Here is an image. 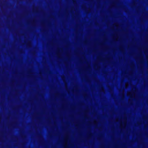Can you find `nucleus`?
I'll return each instance as SVG.
<instances>
[{
    "label": "nucleus",
    "instance_id": "nucleus-1",
    "mask_svg": "<svg viewBox=\"0 0 148 148\" xmlns=\"http://www.w3.org/2000/svg\"><path fill=\"white\" fill-rule=\"evenodd\" d=\"M61 78L62 80H63V82L65 83V88L66 90H67V92H69V90L68 88V86H67V84L66 82V77L64 75H62L61 76Z\"/></svg>",
    "mask_w": 148,
    "mask_h": 148
},
{
    "label": "nucleus",
    "instance_id": "nucleus-2",
    "mask_svg": "<svg viewBox=\"0 0 148 148\" xmlns=\"http://www.w3.org/2000/svg\"><path fill=\"white\" fill-rule=\"evenodd\" d=\"M127 124V117L126 116H124V121L123 123L122 122L120 124V127L121 128H124L125 127Z\"/></svg>",
    "mask_w": 148,
    "mask_h": 148
},
{
    "label": "nucleus",
    "instance_id": "nucleus-3",
    "mask_svg": "<svg viewBox=\"0 0 148 148\" xmlns=\"http://www.w3.org/2000/svg\"><path fill=\"white\" fill-rule=\"evenodd\" d=\"M68 138L69 136L66 135L64 139V142L63 143V146L65 148H68V146L67 144V141Z\"/></svg>",
    "mask_w": 148,
    "mask_h": 148
},
{
    "label": "nucleus",
    "instance_id": "nucleus-4",
    "mask_svg": "<svg viewBox=\"0 0 148 148\" xmlns=\"http://www.w3.org/2000/svg\"><path fill=\"white\" fill-rule=\"evenodd\" d=\"M136 91V90H133V91L132 92H128L127 93V95L128 96H130V97H134L135 96L134 92Z\"/></svg>",
    "mask_w": 148,
    "mask_h": 148
},
{
    "label": "nucleus",
    "instance_id": "nucleus-5",
    "mask_svg": "<svg viewBox=\"0 0 148 148\" xmlns=\"http://www.w3.org/2000/svg\"><path fill=\"white\" fill-rule=\"evenodd\" d=\"M107 86L109 88L110 90L109 92L111 94V96L113 97L114 95V92L113 89L109 85H108Z\"/></svg>",
    "mask_w": 148,
    "mask_h": 148
},
{
    "label": "nucleus",
    "instance_id": "nucleus-6",
    "mask_svg": "<svg viewBox=\"0 0 148 148\" xmlns=\"http://www.w3.org/2000/svg\"><path fill=\"white\" fill-rule=\"evenodd\" d=\"M27 46L29 47H31L32 46V44L31 41H28L26 43Z\"/></svg>",
    "mask_w": 148,
    "mask_h": 148
},
{
    "label": "nucleus",
    "instance_id": "nucleus-7",
    "mask_svg": "<svg viewBox=\"0 0 148 148\" xmlns=\"http://www.w3.org/2000/svg\"><path fill=\"white\" fill-rule=\"evenodd\" d=\"M120 95L122 99H123L125 98L124 90L123 89L122 90V92L121 94Z\"/></svg>",
    "mask_w": 148,
    "mask_h": 148
},
{
    "label": "nucleus",
    "instance_id": "nucleus-8",
    "mask_svg": "<svg viewBox=\"0 0 148 148\" xmlns=\"http://www.w3.org/2000/svg\"><path fill=\"white\" fill-rule=\"evenodd\" d=\"M119 49L120 51L123 53H124L125 51L124 48L121 46H120L119 47Z\"/></svg>",
    "mask_w": 148,
    "mask_h": 148
},
{
    "label": "nucleus",
    "instance_id": "nucleus-9",
    "mask_svg": "<svg viewBox=\"0 0 148 148\" xmlns=\"http://www.w3.org/2000/svg\"><path fill=\"white\" fill-rule=\"evenodd\" d=\"M100 90L101 92H102L103 93L105 92V90L104 87L103 86H101L100 87Z\"/></svg>",
    "mask_w": 148,
    "mask_h": 148
},
{
    "label": "nucleus",
    "instance_id": "nucleus-10",
    "mask_svg": "<svg viewBox=\"0 0 148 148\" xmlns=\"http://www.w3.org/2000/svg\"><path fill=\"white\" fill-rule=\"evenodd\" d=\"M97 67V69H99L101 68V67L100 65H99L98 64H96L94 65V67Z\"/></svg>",
    "mask_w": 148,
    "mask_h": 148
},
{
    "label": "nucleus",
    "instance_id": "nucleus-11",
    "mask_svg": "<svg viewBox=\"0 0 148 148\" xmlns=\"http://www.w3.org/2000/svg\"><path fill=\"white\" fill-rule=\"evenodd\" d=\"M136 0H133L132 5V6L134 7H135L136 5Z\"/></svg>",
    "mask_w": 148,
    "mask_h": 148
},
{
    "label": "nucleus",
    "instance_id": "nucleus-12",
    "mask_svg": "<svg viewBox=\"0 0 148 148\" xmlns=\"http://www.w3.org/2000/svg\"><path fill=\"white\" fill-rule=\"evenodd\" d=\"M129 84L128 82H127L125 83V87L126 88H127L129 86Z\"/></svg>",
    "mask_w": 148,
    "mask_h": 148
},
{
    "label": "nucleus",
    "instance_id": "nucleus-13",
    "mask_svg": "<svg viewBox=\"0 0 148 148\" xmlns=\"http://www.w3.org/2000/svg\"><path fill=\"white\" fill-rule=\"evenodd\" d=\"M123 10H124L125 12H127V11H128V9L125 6H123Z\"/></svg>",
    "mask_w": 148,
    "mask_h": 148
},
{
    "label": "nucleus",
    "instance_id": "nucleus-14",
    "mask_svg": "<svg viewBox=\"0 0 148 148\" xmlns=\"http://www.w3.org/2000/svg\"><path fill=\"white\" fill-rule=\"evenodd\" d=\"M130 66L131 68L133 69L135 67L134 64L132 63L131 64Z\"/></svg>",
    "mask_w": 148,
    "mask_h": 148
},
{
    "label": "nucleus",
    "instance_id": "nucleus-15",
    "mask_svg": "<svg viewBox=\"0 0 148 148\" xmlns=\"http://www.w3.org/2000/svg\"><path fill=\"white\" fill-rule=\"evenodd\" d=\"M93 124L95 125H97V122L95 120H94L93 121Z\"/></svg>",
    "mask_w": 148,
    "mask_h": 148
},
{
    "label": "nucleus",
    "instance_id": "nucleus-16",
    "mask_svg": "<svg viewBox=\"0 0 148 148\" xmlns=\"http://www.w3.org/2000/svg\"><path fill=\"white\" fill-rule=\"evenodd\" d=\"M92 135V134L91 132H90L88 134V136L89 138H90Z\"/></svg>",
    "mask_w": 148,
    "mask_h": 148
},
{
    "label": "nucleus",
    "instance_id": "nucleus-17",
    "mask_svg": "<svg viewBox=\"0 0 148 148\" xmlns=\"http://www.w3.org/2000/svg\"><path fill=\"white\" fill-rule=\"evenodd\" d=\"M86 11L87 13H89L91 12V9L90 8H88Z\"/></svg>",
    "mask_w": 148,
    "mask_h": 148
},
{
    "label": "nucleus",
    "instance_id": "nucleus-18",
    "mask_svg": "<svg viewBox=\"0 0 148 148\" xmlns=\"http://www.w3.org/2000/svg\"><path fill=\"white\" fill-rule=\"evenodd\" d=\"M113 25L116 27H118L119 26V25L117 23H115L113 24Z\"/></svg>",
    "mask_w": 148,
    "mask_h": 148
},
{
    "label": "nucleus",
    "instance_id": "nucleus-19",
    "mask_svg": "<svg viewBox=\"0 0 148 148\" xmlns=\"http://www.w3.org/2000/svg\"><path fill=\"white\" fill-rule=\"evenodd\" d=\"M38 137L39 138H40L42 139V140H43V137L41 134H39Z\"/></svg>",
    "mask_w": 148,
    "mask_h": 148
},
{
    "label": "nucleus",
    "instance_id": "nucleus-20",
    "mask_svg": "<svg viewBox=\"0 0 148 148\" xmlns=\"http://www.w3.org/2000/svg\"><path fill=\"white\" fill-rule=\"evenodd\" d=\"M82 8L84 10L86 9V6L85 5H82Z\"/></svg>",
    "mask_w": 148,
    "mask_h": 148
},
{
    "label": "nucleus",
    "instance_id": "nucleus-21",
    "mask_svg": "<svg viewBox=\"0 0 148 148\" xmlns=\"http://www.w3.org/2000/svg\"><path fill=\"white\" fill-rule=\"evenodd\" d=\"M97 83L99 82V80L97 79L96 78H94L93 79Z\"/></svg>",
    "mask_w": 148,
    "mask_h": 148
},
{
    "label": "nucleus",
    "instance_id": "nucleus-22",
    "mask_svg": "<svg viewBox=\"0 0 148 148\" xmlns=\"http://www.w3.org/2000/svg\"><path fill=\"white\" fill-rule=\"evenodd\" d=\"M140 62H142L143 61V56H141L140 57Z\"/></svg>",
    "mask_w": 148,
    "mask_h": 148
},
{
    "label": "nucleus",
    "instance_id": "nucleus-23",
    "mask_svg": "<svg viewBox=\"0 0 148 148\" xmlns=\"http://www.w3.org/2000/svg\"><path fill=\"white\" fill-rule=\"evenodd\" d=\"M56 54H57V56L58 58H60V53L58 52V51L56 53Z\"/></svg>",
    "mask_w": 148,
    "mask_h": 148
},
{
    "label": "nucleus",
    "instance_id": "nucleus-24",
    "mask_svg": "<svg viewBox=\"0 0 148 148\" xmlns=\"http://www.w3.org/2000/svg\"><path fill=\"white\" fill-rule=\"evenodd\" d=\"M118 37L117 35H116V36H115L114 39L115 40L117 41L118 40Z\"/></svg>",
    "mask_w": 148,
    "mask_h": 148
},
{
    "label": "nucleus",
    "instance_id": "nucleus-25",
    "mask_svg": "<svg viewBox=\"0 0 148 148\" xmlns=\"http://www.w3.org/2000/svg\"><path fill=\"white\" fill-rule=\"evenodd\" d=\"M35 20H33V21L32 22V23L33 25H35Z\"/></svg>",
    "mask_w": 148,
    "mask_h": 148
},
{
    "label": "nucleus",
    "instance_id": "nucleus-26",
    "mask_svg": "<svg viewBox=\"0 0 148 148\" xmlns=\"http://www.w3.org/2000/svg\"><path fill=\"white\" fill-rule=\"evenodd\" d=\"M147 118V116H144L143 117V119H145L147 120L148 119Z\"/></svg>",
    "mask_w": 148,
    "mask_h": 148
},
{
    "label": "nucleus",
    "instance_id": "nucleus-27",
    "mask_svg": "<svg viewBox=\"0 0 148 148\" xmlns=\"http://www.w3.org/2000/svg\"><path fill=\"white\" fill-rule=\"evenodd\" d=\"M28 73L29 74H32V72L31 71V70H29L28 71Z\"/></svg>",
    "mask_w": 148,
    "mask_h": 148
},
{
    "label": "nucleus",
    "instance_id": "nucleus-28",
    "mask_svg": "<svg viewBox=\"0 0 148 148\" xmlns=\"http://www.w3.org/2000/svg\"><path fill=\"white\" fill-rule=\"evenodd\" d=\"M73 2L74 4H76L77 3L76 0H73Z\"/></svg>",
    "mask_w": 148,
    "mask_h": 148
},
{
    "label": "nucleus",
    "instance_id": "nucleus-29",
    "mask_svg": "<svg viewBox=\"0 0 148 148\" xmlns=\"http://www.w3.org/2000/svg\"><path fill=\"white\" fill-rule=\"evenodd\" d=\"M83 96L84 97H86L87 96V94L86 93H84L83 95Z\"/></svg>",
    "mask_w": 148,
    "mask_h": 148
},
{
    "label": "nucleus",
    "instance_id": "nucleus-30",
    "mask_svg": "<svg viewBox=\"0 0 148 148\" xmlns=\"http://www.w3.org/2000/svg\"><path fill=\"white\" fill-rule=\"evenodd\" d=\"M35 10L36 12H37L38 11V8L36 7L35 9Z\"/></svg>",
    "mask_w": 148,
    "mask_h": 148
},
{
    "label": "nucleus",
    "instance_id": "nucleus-31",
    "mask_svg": "<svg viewBox=\"0 0 148 148\" xmlns=\"http://www.w3.org/2000/svg\"><path fill=\"white\" fill-rule=\"evenodd\" d=\"M87 68L88 69H90L91 68L89 64L88 65Z\"/></svg>",
    "mask_w": 148,
    "mask_h": 148
},
{
    "label": "nucleus",
    "instance_id": "nucleus-32",
    "mask_svg": "<svg viewBox=\"0 0 148 148\" xmlns=\"http://www.w3.org/2000/svg\"><path fill=\"white\" fill-rule=\"evenodd\" d=\"M115 121L116 122H118L119 121V119L118 118H116L115 119Z\"/></svg>",
    "mask_w": 148,
    "mask_h": 148
},
{
    "label": "nucleus",
    "instance_id": "nucleus-33",
    "mask_svg": "<svg viewBox=\"0 0 148 148\" xmlns=\"http://www.w3.org/2000/svg\"><path fill=\"white\" fill-rule=\"evenodd\" d=\"M35 53L36 52L35 51H33L32 52V53L33 55H34Z\"/></svg>",
    "mask_w": 148,
    "mask_h": 148
},
{
    "label": "nucleus",
    "instance_id": "nucleus-34",
    "mask_svg": "<svg viewBox=\"0 0 148 148\" xmlns=\"http://www.w3.org/2000/svg\"><path fill=\"white\" fill-rule=\"evenodd\" d=\"M115 3H112V6L114 7V6H115Z\"/></svg>",
    "mask_w": 148,
    "mask_h": 148
},
{
    "label": "nucleus",
    "instance_id": "nucleus-35",
    "mask_svg": "<svg viewBox=\"0 0 148 148\" xmlns=\"http://www.w3.org/2000/svg\"><path fill=\"white\" fill-rule=\"evenodd\" d=\"M86 81L87 82H90V81L89 80V79H86Z\"/></svg>",
    "mask_w": 148,
    "mask_h": 148
},
{
    "label": "nucleus",
    "instance_id": "nucleus-36",
    "mask_svg": "<svg viewBox=\"0 0 148 148\" xmlns=\"http://www.w3.org/2000/svg\"><path fill=\"white\" fill-rule=\"evenodd\" d=\"M22 137L23 138H25V136L24 135H23L22 136Z\"/></svg>",
    "mask_w": 148,
    "mask_h": 148
},
{
    "label": "nucleus",
    "instance_id": "nucleus-37",
    "mask_svg": "<svg viewBox=\"0 0 148 148\" xmlns=\"http://www.w3.org/2000/svg\"><path fill=\"white\" fill-rule=\"evenodd\" d=\"M55 95H59V93H55Z\"/></svg>",
    "mask_w": 148,
    "mask_h": 148
},
{
    "label": "nucleus",
    "instance_id": "nucleus-38",
    "mask_svg": "<svg viewBox=\"0 0 148 148\" xmlns=\"http://www.w3.org/2000/svg\"><path fill=\"white\" fill-rule=\"evenodd\" d=\"M47 72H48V73H49L50 72V71L49 70L48 71H46Z\"/></svg>",
    "mask_w": 148,
    "mask_h": 148
},
{
    "label": "nucleus",
    "instance_id": "nucleus-39",
    "mask_svg": "<svg viewBox=\"0 0 148 148\" xmlns=\"http://www.w3.org/2000/svg\"><path fill=\"white\" fill-rule=\"evenodd\" d=\"M109 59H112V58L111 57H110L109 58H107V60H109Z\"/></svg>",
    "mask_w": 148,
    "mask_h": 148
},
{
    "label": "nucleus",
    "instance_id": "nucleus-40",
    "mask_svg": "<svg viewBox=\"0 0 148 148\" xmlns=\"http://www.w3.org/2000/svg\"><path fill=\"white\" fill-rule=\"evenodd\" d=\"M95 25H98V24L96 22L95 23Z\"/></svg>",
    "mask_w": 148,
    "mask_h": 148
},
{
    "label": "nucleus",
    "instance_id": "nucleus-41",
    "mask_svg": "<svg viewBox=\"0 0 148 148\" xmlns=\"http://www.w3.org/2000/svg\"><path fill=\"white\" fill-rule=\"evenodd\" d=\"M20 52L21 53H22L23 52V50H21L20 51Z\"/></svg>",
    "mask_w": 148,
    "mask_h": 148
},
{
    "label": "nucleus",
    "instance_id": "nucleus-42",
    "mask_svg": "<svg viewBox=\"0 0 148 148\" xmlns=\"http://www.w3.org/2000/svg\"><path fill=\"white\" fill-rule=\"evenodd\" d=\"M75 90H77V89L76 87L75 88Z\"/></svg>",
    "mask_w": 148,
    "mask_h": 148
},
{
    "label": "nucleus",
    "instance_id": "nucleus-43",
    "mask_svg": "<svg viewBox=\"0 0 148 148\" xmlns=\"http://www.w3.org/2000/svg\"><path fill=\"white\" fill-rule=\"evenodd\" d=\"M64 63L65 64L66 66H67V64L66 63V62H64Z\"/></svg>",
    "mask_w": 148,
    "mask_h": 148
},
{
    "label": "nucleus",
    "instance_id": "nucleus-44",
    "mask_svg": "<svg viewBox=\"0 0 148 148\" xmlns=\"http://www.w3.org/2000/svg\"><path fill=\"white\" fill-rule=\"evenodd\" d=\"M101 137H100L98 138V139L99 140H100V139Z\"/></svg>",
    "mask_w": 148,
    "mask_h": 148
},
{
    "label": "nucleus",
    "instance_id": "nucleus-45",
    "mask_svg": "<svg viewBox=\"0 0 148 148\" xmlns=\"http://www.w3.org/2000/svg\"><path fill=\"white\" fill-rule=\"evenodd\" d=\"M84 43H87V41H84Z\"/></svg>",
    "mask_w": 148,
    "mask_h": 148
},
{
    "label": "nucleus",
    "instance_id": "nucleus-46",
    "mask_svg": "<svg viewBox=\"0 0 148 148\" xmlns=\"http://www.w3.org/2000/svg\"><path fill=\"white\" fill-rule=\"evenodd\" d=\"M41 24H42V25L43 26H44V23L43 22Z\"/></svg>",
    "mask_w": 148,
    "mask_h": 148
},
{
    "label": "nucleus",
    "instance_id": "nucleus-47",
    "mask_svg": "<svg viewBox=\"0 0 148 148\" xmlns=\"http://www.w3.org/2000/svg\"><path fill=\"white\" fill-rule=\"evenodd\" d=\"M103 73L106 74H107V73L106 72H104Z\"/></svg>",
    "mask_w": 148,
    "mask_h": 148
},
{
    "label": "nucleus",
    "instance_id": "nucleus-48",
    "mask_svg": "<svg viewBox=\"0 0 148 148\" xmlns=\"http://www.w3.org/2000/svg\"><path fill=\"white\" fill-rule=\"evenodd\" d=\"M132 71H130V75H131V74H132Z\"/></svg>",
    "mask_w": 148,
    "mask_h": 148
},
{
    "label": "nucleus",
    "instance_id": "nucleus-49",
    "mask_svg": "<svg viewBox=\"0 0 148 148\" xmlns=\"http://www.w3.org/2000/svg\"><path fill=\"white\" fill-rule=\"evenodd\" d=\"M1 115H0V119H1Z\"/></svg>",
    "mask_w": 148,
    "mask_h": 148
},
{
    "label": "nucleus",
    "instance_id": "nucleus-50",
    "mask_svg": "<svg viewBox=\"0 0 148 148\" xmlns=\"http://www.w3.org/2000/svg\"><path fill=\"white\" fill-rule=\"evenodd\" d=\"M101 127H99V130H100V129H101Z\"/></svg>",
    "mask_w": 148,
    "mask_h": 148
},
{
    "label": "nucleus",
    "instance_id": "nucleus-51",
    "mask_svg": "<svg viewBox=\"0 0 148 148\" xmlns=\"http://www.w3.org/2000/svg\"><path fill=\"white\" fill-rule=\"evenodd\" d=\"M40 74H42V73H41V72H40Z\"/></svg>",
    "mask_w": 148,
    "mask_h": 148
},
{
    "label": "nucleus",
    "instance_id": "nucleus-52",
    "mask_svg": "<svg viewBox=\"0 0 148 148\" xmlns=\"http://www.w3.org/2000/svg\"><path fill=\"white\" fill-rule=\"evenodd\" d=\"M99 60L101 61V58H99Z\"/></svg>",
    "mask_w": 148,
    "mask_h": 148
},
{
    "label": "nucleus",
    "instance_id": "nucleus-53",
    "mask_svg": "<svg viewBox=\"0 0 148 148\" xmlns=\"http://www.w3.org/2000/svg\"><path fill=\"white\" fill-rule=\"evenodd\" d=\"M67 56L68 57H69V55L68 54H67Z\"/></svg>",
    "mask_w": 148,
    "mask_h": 148
},
{
    "label": "nucleus",
    "instance_id": "nucleus-54",
    "mask_svg": "<svg viewBox=\"0 0 148 148\" xmlns=\"http://www.w3.org/2000/svg\"><path fill=\"white\" fill-rule=\"evenodd\" d=\"M40 142L41 143H42V140H40Z\"/></svg>",
    "mask_w": 148,
    "mask_h": 148
},
{
    "label": "nucleus",
    "instance_id": "nucleus-55",
    "mask_svg": "<svg viewBox=\"0 0 148 148\" xmlns=\"http://www.w3.org/2000/svg\"><path fill=\"white\" fill-rule=\"evenodd\" d=\"M138 125H140V123H138Z\"/></svg>",
    "mask_w": 148,
    "mask_h": 148
},
{
    "label": "nucleus",
    "instance_id": "nucleus-56",
    "mask_svg": "<svg viewBox=\"0 0 148 148\" xmlns=\"http://www.w3.org/2000/svg\"><path fill=\"white\" fill-rule=\"evenodd\" d=\"M85 112H87V110H86V111H85Z\"/></svg>",
    "mask_w": 148,
    "mask_h": 148
},
{
    "label": "nucleus",
    "instance_id": "nucleus-57",
    "mask_svg": "<svg viewBox=\"0 0 148 148\" xmlns=\"http://www.w3.org/2000/svg\"><path fill=\"white\" fill-rule=\"evenodd\" d=\"M51 17L52 18H53V16H52Z\"/></svg>",
    "mask_w": 148,
    "mask_h": 148
},
{
    "label": "nucleus",
    "instance_id": "nucleus-58",
    "mask_svg": "<svg viewBox=\"0 0 148 148\" xmlns=\"http://www.w3.org/2000/svg\"><path fill=\"white\" fill-rule=\"evenodd\" d=\"M30 76H31V77H32V76H33V75H30Z\"/></svg>",
    "mask_w": 148,
    "mask_h": 148
},
{
    "label": "nucleus",
    "instance_id": "nucleus-59",
    "mask_svg": "<svg viewBox=\"0 0 148 148\" xmlns=\"http://www.w3.org/2000/svg\"><path fill=\"white\" fill-rule=\"evenodd\" d=\"M41 96H42V94H41Z\"/></svg>",
    "mask_w": 148,
    "mask_h": 148
},
{
    "label": "nucleus",
    "instance_id": "nucleus-60",
    "mask_svg": "<svg viewBox=\"0 0 148 148\" xmlns=\"http://www.w3.org/2000/svg\"><path fill=\"white\" fill-rule=\"evenodd\" d=\"M5 47V45H4V46H3V47Z\"/></svg>",
    "mask_w": 148,
    "mask_h": 148
},
{
    "label": "nucleus",
    "instance_id": "nucleus-61",
    "mask_svg": "<svg viewBox=\"0 0 148 148\" xmlns=\"http://www.w3.org/2000/svg\"><path fill=\"white\" fill-rule=\"evenodd\" d=\"M102 147H103V146H102Z\"/></svg>",
    "mask_w": 148,
    "mask_h": 148
},
{
    "label": "nucleus",
    "instance_id": "nucleus-62",
    "mask_svg": "<svg viewBox=\"0 0 148 148\" xmlns=\"http://www.w3.org/2000/svg\"><path fill=\"white\" fill-rule=\"evenodd\" d=\"M97 58H99V57H98Z\"/></svg>",
    "mask_w": 148,
    "mask_h": 148
},
{
    "label": "nucleus",
    "instance_id": "nucleus-63",
    "mask_svg": "<svg viewBox=\"0 0 148 148\" xmlns=\"http://www.w3.org/2000/svg\"><path fill=\"white\" fill-rule=\"evenodd\" d=\"M130 99H129V101H130Z\"/></svg>",
    "mask_w": 148,
    "mask_h": 148
},
{
    "label": "nucleus",
    "instance_id": "nucleus-64",
    "mask_svg": "<svg viewBox=\"0 0 148 148\" xmlns=\"http://www.w3.org/2000/svg\"><path fill=\"white\" fill-rule=\"evenodd\" d=\"M7 119H9V117H8L7 118Z\"/></svg>",
    "mask_w": 148,
    "mask_h": 148
}]
</instances>
